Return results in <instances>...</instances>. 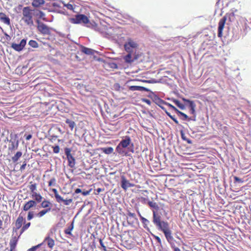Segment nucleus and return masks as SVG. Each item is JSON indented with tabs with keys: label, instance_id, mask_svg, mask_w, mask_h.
I'll return each mask as SVG.
<instances>
[{
	"label": "nucleus",
	"instance_id": "obj_1",
	"mask_svg": "<svg viewBox=\"0 0 251 251\" xmlns=\"http://www.w3.org/2000/svg\"><path fill=\"white\" fill-rule=\"evenodd\" d=\"M72 22L75 24H89L87 25L88 27L97 25V24L95 22H93V23H91L89 18L83 14H77L75 15V18L72 19Z\"/></svg>",
	"mask_w": 251,
	"mask_h": 251
},
{
	"label": "nucleus",
	"instance_id": "obj_2",
	"mask_svg": "<svg viewBox=\"0 0 251 251\" xmlns=\"http://www.w3.org/2000/svg\"><path fill=\"white\" fill-rule=\"evenodd\" d=\"M32 11L28 6L23 8L22 20L29 26H32L33 25Z\"/></svg>",
	"mask_w": 251,
	"mask_h": 251
},
{
	"label": "nucleus",
	"instance_id": "obj_3",
	"mask_svg": "<svg viewBox=\"0 0 251 251\" xmlns=\"http://www.w3.org/2000/svg\"><path fill=\"white\" fill-rule=\"evenodd\" d=\"M131 141V138L129 136L124 137V139H123L118 144L116 149V151L121 155L126 154V152L124 149L128 147Z\"/></svg>",
	"mask_w": 251,
	"mask_h": 251
},
{
	"label": "nucleus",
	"instance_id": "obj_4",
	"mask_svg": "<svg viewBox=\"0 0 251 251\" xmlns=\"http://www.w3.org/2000/svg\"><path fill=\"white\" fill-rule=\"evenodd\" d=\"M234 14L233 12H231L229 14H226V16L220 19L218 24V36L219 37H222L223 36V30L224 28L226 22L227 18H228L231 21L234 18Z\"/></svg>",
	"mask_w": 251,
	"mask_h": 251
},
{
	"label": "nucleus",
	"instance_id": "obj_5",
	"mask_svg": "<svg viewBox=\"0 0 251 251\" xmlns=\"http://www.w3.org/2000/svg\"><path fill=\"white\" fill-rule=\"evenodd\" d=\"M61 227H62L61 224L58 223L56 225V226H55L54 229H53V230L54 231V232H56L57 233L59 234L61 237ZM52 230H53V229H52L50 231V232L48 236L46 237L44 241V243L45 244H48V245L49 246V247L50 248H52L54 246V244L53 240H52L50 237L51 235H51L53 234Z\"/></svg>",
	"mask_w": 251,
	"mask_h": 251
},
{
	"label": "nucleus",
	"instance_id": "obj_6",
	"mask_svg": "<svg viewBox=\"0 0 251 251\" xmlns=\"http://www.w3.org/2000/svg\"><path fill=\"white\" fill-rule=\"evenodd\" d=\"M182 100L184 102L188 103L189 113L192 115V116L189 118V120L195 121L196 119V104L193 101L185 98H182Z\"/></svg>",
	"mask_w": 251,
	"mask_h": 251
},
{
	"label": "nucleus",
	"instance_id": "obj_7",
	"mask_svg": "<svg viewBox=\"0 0 251 251\" xmlns=\"http://www.w3.org/2000/svg\"><path fill=\"white\" fill-rule=\"evenodd\" d=\"M65 154L67 156V158L68 162V165L72 168L75 166L76 161H75V153L72 151L70 149L66 148L65 150Z\"/></svg>",
	"mask_w": 251,
	"mask_h": 251
},
{
	"label": "nucleus",
	"instance_id": "obj_8",
	"mask_svg": "<svg viewBox=\"0 0 251 251\" xmlns=\"http://www.w3.org/2000/svg\"><path fill=\"white\" fill-rule=\"evenodd\" d=\"M10 137V139L8 141L11 143V145L8 147V150L11 151H15L18 149L19 146L18 136L16 134L11 133Z\"/></svg>",
	"mask_w": 251,
	"mask_h": 251
},
{
	"label": "nucleus",
	"instance_id": "obj_9",
	"mask_svg": "<svg viewBox=\"0 0 251 251\" xmlns=\"http://www.w3.org/2000/svg\"><path fill=\"white\" fill-rule=\"evenodd\" d=\"M137 46V44L131 39H128V42L124 45L125 49L127 52H133Z\"/></svg>",
	"mask_w": 251,
	"mask_h": 251
},
{
	"label": "nucleus",
	"instance_id": "obj_10",
	"mask_svg": "<svg viewBox=\"0 0 251 251\" xmlns=\"http://www.w3.org/2000/svg\"><path fill=\"white\" fill-rule=\"evenodd\" d=\"M37 28L38 30L43 34L49 35L50 34L51 28L49 27L43 23H40L38 21Z\"/></svg>",
	"mask_w": 251,
	"mask_h": 251
},
{
	"label": "nucleus",
	"instance_id": "obj_11",
	"mask_svg": "<svg viewBox=\"0 0 251 251\" xmlns=\"http://www.w3.org/2000/svg\"><path fill=\"white\" fill-rule=\"evenodd\" d=\"M134 186L135 184L130 183L129 181L126 178L125 176H121V187L123 189L126 190L128 188L134 187Z\"/></svg>",
	"mask_w": 251,
	"mask_h": 251
},
{
	"label": "nucleus",
	"instance_id": "obj_12",
	"mask_svg": "<svg viewBox=\"0 0 251 251\" xmlns=\"http://www.w3.org/2000/svg\"><path fill=\"white\" fill-rule=\"evenodd\" d=\"M126 220L129 225H132L134 224L137 221L135 213L128 211L126 216Z\"/></svg>",
	"mask_w": 251,
	"mask_h": 251
},
{
	"label": "nucleus",
	"instance_id": "obj_13",
	"mask_svg": "<svg viewBox=\"0 0 251 251\" xmlns=\"http://www.w3.org/2000/svg\"><path fill=\"white\" fill-rule=\"evenodd\" d=\"M26 44V40L22 39L20 44L12 43L11 45V48H13L16 51H21L25 47Z\"/></svg>",
	"mask_w": 251,
	"mask_h": 251
},
{
	"label": "nucleus",
	"instance_id": "obj_14",
	"mask_svg": "<svg viewBox=\"0 0 251 251\" xmlns=\"http://www.w3.org/2000/svg\"><path fill=\"white\" fill-rule=\"evenodd\" d=\"M137 56L133 52H128V54L124 57L125 62L131 63L137 59Z\"/></svg>",
	"mask_w": 251,
	"mask_h": 251
},
{
	"label": "nucleus",
	"instance_id": "obj_15",
	"mask_svg": "<svg viewBox=\"0 0 251 251\" xmlns=\"http://www.w3.org/2000/svg\"><path fill=\"white\" fill-rule=\"evenodd\" d=\"M153 222L157 226H160L162 222L161 220V217L159 215H157L155 210H153Z\"/></svg>",
	"mask_w": 251,
	"mask_h": 251
},
{
	"label": "nucleus",
	"instance_id": "obj_16",
	"mask_svg": "<svg viewBox=\"0 0 251 251\" xmlns=\"http://www.w3.org/2000/svg\"><path fill=\"white\" fill-rule=\"evenodd\" d=\"M20 236V235L18 237H17L16 235H14V234L12 235V238L11 239V240L10 241V243H9L10 250H15V249L16 247V245H17L18 238Z\"/></svg>",
	"mask_w": 251,
	"mask_h": 251
},
{
	"label": "nucleus",
	"instance_id": "obj_17",
	"mask_svg": "<svg viewBox=\"0 0 251 251\" xmlns=\"http://www.w3.org/2000/svg\"><path fill=\"white\" fill-rule=\"evenodd\" d=\"M36 205V202L35 201L30 200L26 202L24 205L23 209L24 211H28L31 208L35 206Z\"/></svg>",
	"mask_w": 251,
	"mask_h": 251
},
{
	"label": "nucleus",
	"instance_id": "obj_18",
	"mask_svg": "<svg viewBox=\"0 0 251 251\" xmlns=\"http://www.w3.org/2000/svg\"><path fill=\"white\" fill-rule=\"evenodd\" d=\"M23 221H24L23 217L22 216H19L16 221V223H15L16 228L13 229L14 231L16 232L17 231V230H18L19 229H20L23 223Z\"/></svg>",
	"mask_w": 251,
	"mask_h": 251
},
{
	"label": "nucleus",
	"instance_id": "obj_19",
	"mask_svg": "<svg viewBox=\"0 0 251 251\" xmlns=\"http://www.w3.org/2000/svg\"><path fill=\"white\" fill-rule=\"evenodd\" d=\"M0 20L5 24L7 25H10V20L9 18L4 13H0Z\"/></svg>",
	"mask_w": 251,
	"mask_h": 251
},
{
	"label": "nucleus",
	"instance_id": "obj_20",
	"mask_svg": "<svg viewBox=\"0 0 251 251\" xmlns=\"http://www.w3.org/2000/svg\"><path fill=\"white\" fill-rule=\"evenodd\" d=\"M164 234H165V238L168 243H169L171 245H173L172 243V241L173 240V237L172 235V231L170 229L165 231L164 232Z\"/></svg>",
	"mask_w": 251,
	"mask_h": 251
},
{
	"label": "nucleus",
	"instance_id": "obj_21",
	"mask_svg": "<svg viewBox=\"0 0 251 251\" xmlns=\"http://www.w3.org/2000/svg\"><path fill=\"white\" fill-rule=\"evenodd\" d=\"M158 227L163 232L170 229L168 223L165 221H162L161 225L159 226Z\"/></svg>",
	"mask_w": 251,
	"mask_h": 251
},
{
	"label": "nucleus",
	"instance_id": "obj_22",
	"mask_svg": "<svg viewBox=\"0 0 251 251\" xmlns=\"http://www.w3.org/2000/svg\"><path fill=\"white\" fill-rule=\"evenodd\" d=\"M81 51L85 54L90 55V54H93L94 53L93 50L91 49L87 48L81 45Z\"/></svg>",
	"mask_w": 251,
	"mask_h": 251
},
{
	"label": "nucleus",
	"instance_id": "obj_23",
	"mask_svg": "<svg viewBox=\"0 0 251 251\" xmlns=\"http://www.w3.org/2000/svg\"><path fill=\"white\" fill-rule=\"evenodd\" d=\"M45 3V0H33L31 4L33 7L37 8L43 5Z\"/></svg>",
	"mask_w": 251,
	"mask_h": 251
},
{
	"label": "nucleus",
	"instance_id": "obj_24",
	"mask_svg": "<svg viewBox=\"0 0 251 251\" xmlns=\"http://www.w3.org/2000/svg\"><path fill=\"white\" fill-rule=\"evenodd\" d=\"M129 90L132 91H146L147 89L143 86H130L128 88Z\"/></svg>",
	"mask_w": 251,
	"mask_h": 251
},
{
	"label": "nucleus",
	"instance_id": "obj_25",
	"mask_svg": "<svg viewBox=\"0 0 251 251\" xmlns=\"http://www.w3.org/2000/svg\"><path fill=\"white\" fill-rule=\"evenodd\" d=\"M31 197L37 202H41L43 199L39 194H38L36 192H33V193L31 194Z\"/></svg>",
	"mask_w": 251,
	"mask_h": 251
},
{
	"label": "nucleus",
	"instance_id": "obj_26",
	"mask_svg": "<svg viewBox=\"0 0 251 251\" xmlns=\"http://www.w3.org/2000/svg\"><path fill=\"white\" fill-rule=\"evenodd\" d=\"M172 100L173 102L178 107H179L181 110H184L186 109V106L184 104L180 102V101H178V100L175 99H172Z\"/></svg>",
	"mask_w": 251,
	"mask_h": 251
},
{
	"label": "nucleus",
	"instance_id": "obj_27",
	"mask_svg": "<svg viewBox=\"0 0 251 251\" xmlns=\"http://www.w3.org/2000/svg\"><path fill=\"white\" fill-rule=\"evenodd\" d=\"M52 191L54 193L56 201L58 202H63V198L59 195L57 190L56 189H52Z\"/></svg>",
	"mask_w": 251,
	"mask_h": 251
},
{
	"label": "nucleus",
	"instance_id": "obj_28",
	"mask_svg": "<svg viewBox=\"0 0 251 251\" xmlns=\"http://www.w3.org/2000/svg\"><path fill=\"white\" fill-rule=\"evenodd\" d=\"M101 151L105 154H109L113 152V149L112 147H106V148H102Z\"/></svg>",
	"mask_w": 251,
	"mask_h": 251
},
{
	"label": "nucleus",
	"instance_id": "obj_29",
	"mask_svg": "<svg viewBox=\"0 0 251 251\" xmlns=\"http://www.w3.org/2000/svg\"><path fill=\"white\" fill-rule=\"evenodd\" d=\"M66 123L67 124L69 125V126L71 128V130H73L75 126V122L72 120L67 119L66 120Z\"/></svg>",
	"mask_w": 251,
	"mask_h": 251
},
{
	"label": "nucleus",
	"instance_id": "obj_30",
	"mask_svg": "<svg viewBox=\"0 0 251 251\" xmlns=\"http://www.w3.org/2000/svg\"><path fill=\"white\" fill-rule=\"evenodd\" d=\"M22 153L21 151H18L15 155L12 157V160L13 162H17L21 157Z\"/></svg>",
	"mask_w": 251,
	"mask_h": 251
},
{
	"label": "nucleus",
	"instance_id": "obj_31",
	"mask_svg": "<svg viewBox=\"0 0 251 251\" xmlns=\"http://www.w3.org/2000/svg\"><path fill=\"white\" fill-rule=\"evenodd\" d=\"M148 204L151 207L155 209L156 211H157L159 208L158 205L156 202L149 201H148Z\"/></svg>",
	"mask_w": 251,
	"mask_h": 251
},
{
	"label": "nucleus",
	"instance_id": "obj_32",
	"mask_svg": "<svg viewBox=\"0 0 251 251\" xmlns=\"http://www.w3.org/2000/svg\"><path fill=\"white\" fill-rule=\"evenodd\" d=\"M72 3H68L67 4L64 3V6L66 7L68 9L74 12V9L75 8V5L73 2Z\"/></svg>",
	"mask_w": 251,
	"mask_h": 251
},
{
	"label": "nucleus",
	"instance_id": "obj_33",
	"mask_svg": "<svg viewBox=\"0 0 251 251\" xmlns=\"http://www.w3.org/2000/svg\"><path fill=\"white\" fill-rule=\"evenodd\" d=\"M74 222H72L71 224L68 226V227L66 229H65V233L71 234V231L74 229Z\"/></svg>",
	"mask_w": 251,
	"mask_h": 251
},
{
	"label": "nucleus",
	"instance_id": "obj_34",
	"mask_svg": "<svg viewBox=\"0 0 251 251\" xmlns=\"http://www.w3.org/2000/svg\"><path fill=\"white\" fill-rule=\"evenodd\" d=\"M167 102L163 101V100L158 99V101H157V104L159 107H160L163 110H164V105H166Z\"/></svg>",
	"mask_w": 251,
	"mask_h": 251
},
{
	"label": "nucleus",
	"instance_id": "obj_35",
	"mask_svg": "<svg viewBox=\"0 0 251 251\" xmlns=\"http://www.w3.org/2000/svg\"><path fill=\"white\" fill-rule=\"evenodd\" d=\"M177 114L179 116V115H181L183 117V120H188V121H190L189 120V118L190 117H188V116H187V114H185V113L178 110V112H177Z\"/></svg>",
	"mask_w": 251,
	"mask_h": 251
},
{
	"label": "nucleus",
	"instance_id": "obj_36",
	"mask_svg": "<svg viewBox=\"0 0 251 251\" xmlns=\"http://www.w3.org/2000/svg\"><path fill=\"white\" fill-rule=\"evenodd\" d=\"M140 220H141V222H142V224L144 225V228H146L147 225L149 224V221L147 219L143 217L141 215Z\"/></svg>",
	"mask_w": 251,
	"mask_h": 251
},
{
	"label": "nucleus",
	"instance_id": "obj_37",
	"mask_svg": "<svg viewBox=\"0 0 251 251\" xmlns=\"http://www.w3.org/2000/svg\"><path fill=\"white\" fill-rule=\"evenodd\" d=\"M50 208H49V209H44V210H43L42 211H41L40 212H39L37 214V215L39 217H41L42 216H43L46 213H47L48 211H49L50 210Z\"/></svg>",
	"mask_w": 251,
	"mask_h": 251
},
{
	"label": "nucleus",
	"instance_id": "obj_38",
	"mask_svg": "<svg viewBox=\"0 0 251 251\" xmlns=\"http://www.w3.org/2000/svg\"><path fill=\"white\" fill-rule=\"evenodd\" d=\"M54 8V10L58 12H61V10L59 9L60 7L59 4L57 2H53L52 4Z\"/></svg>",
	"mask_w": 251,
	"mask_h": 251
},
{
	"label": "nucleus",
	"instance_id": "obj_39",
	"mask_svg": "<svg viewBox=\"0 0 251 251\" xmlns=\"http://www.w3.org/2000/svg\"><path fill=\"white\" fill-rule=\"evenodd\" d=\"M50 202L47 201H44L41 203V206L43 208H47L50 206Z\"/></svg>",
	"mask_w": 251,
	"mask_h": 251
},
{
	"label": "nucleus",
	"instance_id": "obj_40",
	"mask_svg": "<svg viewBox=\"0 0 251 251\" xmlns=\"http://www.w3.org/2000/svg\"><path fill=\"white\" fill-rule=\"evenodd\" d=\"M28 44L33 48H37L38 47V43L34 40L29 41Z\"/></svg>",
	"mask_w": 251,
	"mask_h": 251
},
{
	"label": "nucleus",
	"instance_id": "obj_41",
	"mask_svg": "<svg viewBox=\"0 0 251 251\" xmlns=\"http://www.w3.org/2000/svg\"><path fill=\"white\" fill-rule=\"evenodd\" d=\"M30 226V223L25 224L21 229L20 235L26 229H27Z\"/></svg>",
	"mask_w": 251,
	"mask_h": 251
},
{
	"label": "nucleus",
	"instance_id": "obj_42",
	"mask_svg": "<svg viewBox=\"0 0 251 251\" xmlns=\"http://www.w3.org/2000/svg\"><path fill=\"white\" fill-rule=\"evenodd\" d=\"M29 188L32 194V193H33V192H35V190L36 189V184H31V185H30Z\"/></svg>",
	"mask_w": 251,
	"mask_h": 251
},
{
	"label": "nucleus",
	"instance_id": "obj_43",
	"mask_svg": "<svg viewBox=\"0 0 251 251\" xmlns=\"http://www.w3.org/2000/svg\"><path fill=\"white\" fill-rule=\"evenodd\" d=\"M37 12L38 13H37L36 15L37 16H39L40 18H43L44 19V17L45 16V13L41 11H37Z\"/></svg>",
	"mask_w": 251,
	"mask_h": 251
},
{
	"label": "nucleus",
	"instance_id": "obj_44",
	"mask_svg": "<svg viewBox=\"0 0 251 251\" xmlns=\"http://www.w3.org/2000/svg\"><path fill=\"white\" fill-rule=\"evenodd\" d=\"M166 106H167L168 107L172 108L173 110H174L176 113L177 112H178V110L176 107H175L174 106L172 105V104H170V103H166Z\"/></svg>",
	"mask_w": 251,
	"mask_h": 251
},
{
	"label": "nucleus",
	"instance_id": "obj_45",
	"mask_svg": "<svg viewBox=\"0 0 251 251\" xmlns=\"http://www.w3.org/2000/svg\"><path fill=\"white\" fill-rule=\"evenodd\" d=\"M34 216L33 212L32 211H29L28 213L27 219L28 220H31Z\"/></svg>",
	"mask_w": 251,
	"mask_h": 251
},
{
	"label": "nucleus",
	"instance_id": "obj_46",
	"mask_svg": "<svg viewBox=\"0 0 251 251\" xmlns=\"http://www.w3.org/2000/svg\"><path fill=\"white\" fill-rule=\"evenodd\" d=\"M91 191V189H90L89 190H83V191H82L81 193H82V195L84 196H87L90 194Z\"/></svg>",
	"mask_w": 251,
	"mask_h": 251
},
{
	"label": "nucleus",
	"instance_id": "obj_47",
	"mask_svg": "<svg viewBox=\"0 0 251 251\" xmlns=\"http://www.w3.org/2000/svg\"><path fill=\"white\" fill-rule=\"evenodd\" d=\"M41 246V244H39L37 246L32 247V248L28 249L27 251H35L37 248Z\"/></svg>",
	"mask_w": 251,
	"mask_h": 251
},
{
	"label": "nucleus",
	"instance_id": "obj_48",
	"mask_svg": "<svg viewBox=\"0 0 251 251\" xmlns=\"http://www.w3.org/2000/svg\"><path fill=\"white\" fill-rule=\"evenodd\" d=\"M73 202L72 199L64 200V204L69 205Z\"/></svg>",
	"mask_w": 251,
	"mask_h": 251
},
{
	"label": "nucleus",
	"instance_id": "obj_49",
	"mask_svg": "<svg viewBox=\"0 0 251 251\" xmlns=\"http://www.w3.org/2000/svg\"><path fill=\"white\" fill-rule=\"evenodd\" d=\"M53 151L54 153H58L60 151V148H59V146H55V147H54Z\"/></svg>",
	"mask_w": 251,
	"mask_h": 251
},
{
	"label": "nucleus",
	"instance_id": "obj_50",
	"mask_svg": "<svg viewBox=\"0 0 251 251\" xmlns=\"http://www.w3.org/2000/svg\"><path fill=\"white\" fill-rule=\"evenodd\" d=\"M233 178H234L235 182H239V183L243 182V181L240 178L238 177L237 176H234Z\"/></svg>",
	"mask_w": 251,
	"mask_h": 251
},
{
	"label": "nucleus",
	"instance_id": "obj_51",
	"mask_svg": "<svg viewBox=\"0 0 251 251\" xmlns=\"http://www.w3.org/2000/svg\"><path fill=\"white\" fill-rule=\"evenodd\" d=\"M99 243L101 247L103 248L104 251L106 250V247L104 245L101 238L99 239Z\"/></svg>",
	"mask_w": 251,
	"mask_h": 251
},
{
	"label": "nucleus",
	"instance_id": "obj_52",
	"mask_svg": "<svg viewBox=\"0 0 251 251\" xmlns=\"http://www.w3.org/2000/svg\"><path fill=\"white\" fill-rule=\"evenodd\" d=\"M154 239L157 241V242L159 244H161V238L158 236L156 235L154 236Z\"/></svg>",
	"mask_w": 251,
	"mask_h": 251
},
{
	"label": "nucleus",
	"instance_id": "obj_53",
	"mask_svg": "<svg viewBox=\"0 0 251 251\" xmlns=\"http://www.w3.org/2000/svg\"><path fill=\"white\" fill-rule=\"evenodd\" d=\"M170 118L171 119H172L175 122L176 124H177V125H178V124H179L178 121L175 117L172 116H170Z\"/></svg>",
	"mask_w": 251,
	"mask_h": 251
},
{
	"label": "nucleus",
	"instance_id": "obj_54",
	"mask_svg": "<svg viewBox=\"0 0 251 251\" xmlns=\"http://www.w3.org/2000/svg\"><path fill=\"white\" fill-rule=\"evenodd\" d=\"M172 248L174 249V251H181L178 248L175 247L174 245H172Z\"/></svg>",
	"mask_w": 251,
	"mask_h": 251
},
{
	"label": "nucleus",
	"instance_id": "obj_55",
	"mask_svg": "<svg viewBox=\"0 0 251 251\" xmlns=\"http://www.w3.org/2000/svg\"><path fill=\"white\" fill-rule=\"evenodd\" d=\"M55 181V179H51L49 182V185L51 186L53 184V183H54Z\"/></svg>",
	"mask_w": 251,
	"mask_h": 251
},
{
	"label": "nucleus",
	"instance_id": "obj_56",
	"mask_svg": "<svg viewBox=\"0 0 251 251\" xmlns=\"http://www.w3.org/2000/svg\"><path fill=\"white\" fill-rule=\"evenodd\" d=\"M32 138V135L31 134H28L27 136H26L25 139L26 140H29Z\"/></svg>",
	"mask_w": 251,
	"mask_h": 251
},
{
	"label": "nucleus",
	"instance_id": "obj_57",
	"mask_svg": "<svg viewBox=\"0 0 251 251\" xmlns=\"http://www.w3.org/2000/svg\"><path fill=\"white\" fill-rule=\"evenodd\" d=\"M75 192V194H78V193H81L82 190L80 188H76Z\"/></svg>",
	"mask_w": 251,
	"mask_h": 251
},
{
	"label": "nucleus",
	"instance_id": "obj_58",
	"mask_svg": "<svg viewBox=\"0 0 251 251\" xmlns=\"http://www.w3.org/2000/svg\"><path fill=\"white\" fill-rule=\"evenodd\" d=\"M26 166V163L23 164L20 168V170L22 171L25 169V167Z\"/></svg>",
	"mask_w": 251,
	"mask_h": 251
},
{
	"label": "nucleus",
	"instance_id": "obj_59",
	"mask_svg": "<svg viewBox=\"0 0 251 251\" xmlns=\"http://www.w3.org/2000/svg\"><path fill=\"white\" fill-rule=\"evenodd\" d=\"M102 191V189L100 188H98L96 189V191H97V193L98 194L100 193V192H101Z\"/></svg>",
	"mask_w": 251,
	"mask_h": 251
},
{
	"label": "nucleus",
	"instance_id": "obj_60",
	"mask_svg": "<svg viewBox=\"0 0 251 251\" xmlns=\"http://www.w3.org/2000/svg\"><path fill=\"white\" fill-rule=\"evenodd\" d=\"M145 101L147 103H148V104H150L151 103V102H150V100H149L146 99V100H145Z\"/></svg>",
	"mask_w": 251,
	"mask_h": 251
},
{
	"label": "nucleus",
	"instance_id": "obj_61",
	"mask_svg": "<svg viewBox=\"0 0 251 251\" xmlns=\"http://www.w3.org/2000/svg\"><path fill=\"white\" fill-rule=\"evenodd\" d=\"M165 112L166 114L170 118V116H172V115H171V114L169 112H168L167 111H165Z\"/></svg>",
	"mask_w": 251,
	"mask_h": 251
},
{
	"label": "nucleus",
	"instance_id": "obj_62",
	"mask_svg": "<svg viewBox=\"0 0 251 251\" xmlns=\"http://www.w3.org/2000/svg\"><path fill=\"white\" fill-rule=\"evenodd\" d=\"M2 225V221L0 219V228H1V226Z\"/></svg>",
	"mask_w": 251,
	"mask_h": 251
},
{
	"label": "nucleus",
	"instance_id": "obj_63",
	"mask_svg": "<svg viewBox=\"0 0 251 251\" xmlns=\"http://www.w3.org/2000/svg\"><path fill=\"white\" fill-rule=\"evenodd\" d=\"M141 200L144 201H145L146 199H145V198H141Z\"/></svg>",
	"mask_w": 251,
	"mask_h": 251
},
{
	"label": "nucleus",
	"instance_id": "obj_64",
	"mask_svg": "<svg viewBox=\"0 0 251 251\" xmlns=\"http://www.w3.org/2000/svg\"><path fill=\"white\" fill-rule=\"evenodd\" d=\"M187 142H188V143H191V142L190 141H189V140L187 141Z\"/></svg>",
	"mask_w": 251,
	"mask_h": 251
}]
</instances>
